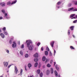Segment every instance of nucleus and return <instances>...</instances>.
Here are the masks:
<instances>
[{
	"label": "nucleus",
	"instance_id": "obj_32",
	"mask_svg": "<svg viewBox=\"0 0 77 77\" xmlns=\"http://www.w3.org/2000/svg\"><path fill=\"white\" fill-rule=\"evenodd\" d=\"M22 72H23V69H21L20 70V75H22Z\"/></svg>",
	"mask_w": 77,
	"mask_h": 77
},
{
	"label": "nucleus",
	"instance_id": "obj_51",
	"mask_svg": "<svg viewBox=\"0 0 77 77\" xmlns=\"http://www.w3.org/2000/svg\"><path fill=\"white\" fill-rule=\"evenodd\" d=\"M75 18H76V17H74L72 18V19H75Z\"/></svg>",
	"mask_w": 77,
	"mask_h": 77
},
{
	"label": "nucleus",
	"instance_id": "obj_55",
	"mask_svg": "<svg viewBox=\"0 0 77 77\" xmlns=\"http://www.w3.org/2000/svg\"><path fill=\"white\" fill-rule=\"evenodd\" d=\"M57 8H60V6H58Z\"/></svg>",
	"mask_w": 77,
	"mask_h": 77
},
{
	"label": "nucleus",
	"instance_id": "obj_24",
	"mask_svg": "<svg viewBox=\"0 0 77 77\" xmlns=\"http://www.w3.org/2000/svg\"><path fill=\"white\" fill-rule=\"evenodd\" d=\"M37 73L39 74L40 73V69H38L37 70Z\"/></svg>",
	"mask_w": 77,
	"mask_h": 77
},
{
	"label": "nucleus",
	"instance_id": "obj_20",
	"mask_svg": "<svg viewBox=\"0 0 77 77\" xmlns=\"http://www.w3.org/2000/svg\"><path fill=\"white\" fill-rule=\"evenodd\" d=\"M19 53L21 55V56L23 55V51H20Z\"/></svg>",
	"mask_w": 77,
	"mask_h": 77
},
{
	"label": "nucleus",
	"instance_id": "obj_9",
	"mask_svg": "<svg viewBox=\"0 0 77 77\" xmlns=\"http://www.w3.org/2000/svg\"><path fill=\"white\" fill-rule=\"evenodd\" d=\"M0 35L1 36L2 38H4L5 37V35L2 33H1Z\"/></svg>",
	"mask_w": 77,
	"mask_h": 77
},
{
	"label": "nucleus",
	"instance_id": "obj_41",
	"mask_svg": "<svg viewBox=\"0 0 77 77\" xmlns=\"http://www.w3.org/2000/svg\"><path fill=\"white\" fill-rule=\"evenodd\" d=\"M61 4V2H57V5H60Z\"/></svg>",
	"mask_w": 77,
	"mask_h": 77
},
{
	"label": "nucleus",
	"instance_id": "obj_38",
	"mask_svg": "<svg viewBox=\"0 0 77 77\" xmlns=\"http://www.w3.org/2000/svg\"><path fill=\"white\" fill-rule=\"evenodd\" d=\"M52 56V54L51 53V51H50L49 56Z\"/></svg>",
	"mask_w": 77,
	"mask_h": 77
},
{
	"label": "nucleus",
	"instance_id": "obj_42",
	"mask_svg": "<svg viewBox=\"0 0 77 77\" xmlns=\"http://www.w3.org/2000/svg\"><path fill=\"white\" fill-rule=\"evenodd\" d=\"M69 34H70V32H69V30H68V35H69Z\"/></svg>",
	"mask_w": 77,
	"mask_h": 77
},
{
	"label": "nucleus",
	"instance_id": "obj_21",
	"mask_svg": "<svg viewBox=\"0 0 77 77\" xmlns=\"http://www.w3.org/2000/svg\"><path fill=\"white\" fill-rule=\"evenodd\" d=\"M28 66L29 68L32 67V65L30 63H29L28 64Z\"/></svg>",
	"mask_w": 77,
	"mask_h": 77
},
{
	"label": "nucleus",
	"instance_id": "obj_34",
	"mask_svg": "<svg viewBox=\"0 0 77 77\" xmlns=\"http://www.w3.org/2000/svg\"><path fill=\"white\" fill-rule=\"evenodd\" d=\"M70 48H71V50L75 49V48H74L72 46H70Z\"/></svg>",
	"mask_w": 77,
	"mask_h": 77
},
{
	"label": "nucleus",
	"instance_id": "obj_39",
	"mask_svg": "<svg viewBox=\"0 0 77 77\" xmlns=\"http://www.w3.org/2000/svg\"><path fill=\"white\" fill-rule=\"evenodd\" d=\"M77 20H74L73 21V23H77Z\"/></svg>",
	"mask_w": 77,
	"mask_h": 77
},
{
	"label": "nucleus",
	"instance_id": "obj_40",
	"mask_svg": "<svg viewBox=\"0 0 77 77\" xmlns=\"http://www.w3.org/2000/svg\"><path fill=\"white\" fill-rule=\"evenodd\" d=\"M21 48H24V45H22L21 46Z\"/></svg>",
	"mask_w": 77,
	"mask_h": 77
},
{
	"label": "nucleus",
	"instance_id": "obj_49",
	"mask_svg": "<svg viewBox=\"0 0 77 77\" xmlns=\"http://www.w3.org/2000/svg\"><path fill=\"white\" fill-rule=\"evenodd\" d=\"M52 62H53V60H51L50 61V63H52Z\"/></svg>",
	"mask_w": 77,
	"mask_h": 77
},
{
	"label": "nucleus",
	"instance_id": "obj_44",
	"mask_svg": "<svg viewBox=\"0 0 77 77\" xmlns=\"http://www.w3.org/2000/svg\"><path fill=\"white\" fill-rule=\"evenodd\" d=\"M40 44H41V43L38 42L37 45V46H39V45H40Z\"/></svg>",
	"mask_w": 77,
	"mask_h": 77
},
{
	"label": "nucleus",
	"instance_id": "obj_8",
	"mask_svg": "<svg viewBox=\"0 0 77 77\" xmlns=\"http://www.w3.org/2000/svg\"><path fill=\"white\" fill-rule=\"evenodd\" d=\"M72 4L75 5H77V1H73L72 2Z\"/></svg>",
	"mask_w": 77,
	"mask_h": 77
},
{
	"label": "nucleus",
	"instance_id": "obj_52",
	"mask_svg": "<svg viewBox=\"0 0 77 77\" xmlns=\"http://www.w3.org/2000/svg\"><path fill=\"white\" fill-rule=\"evenodd\" d=\"M2 19H3V17H0V20H2Z\"/></svg>",
	"mask_w": 77,
	"mask_h": 77
},
{
	"label": "nucleus",
	"instance_id": "obj_4",
	"mask_svg": "<svg viewBox=\"0 0 77 77\" xmlns=\"http://www.w3.org/2000/svg\"><path fill=\"white\" fill-rule=\"evenodd\" d=\"M12 47L13 48H15L17 47V44H16V42H14L13 44L12 45Z\"/></svg>",
	"mask_w": 77,
	"mask_h": 77
},
{
	"label": "nucleus",
	"instance_id": "obj_1",
	"mask_svg": "<svg viewBox=\"0 0 77 77\" xmlns=\"http://www.w3.org/2000/svg\"><path fill=\"white\" fill-rule=\"evenodd\" d=\"M27 42H28L27 43ZM32 41L30 40H27L26 41V43H27L26 44V47H28V48L29 50L32 51L33 50V45H30V44H32Z\"/></svg>",
	"mask_w": 77,
	"mask_h": 77
},
{
	"label": "nucleus",
	"instance_id": "obj_10",
	"mask_svg": "<svg viewBox=\"0 0 77 77\" xmlns=\"http://www.w3.org/2000/svg\"><path fill=\"white\" fill-rule=\"evenodd\" d=\"M4 14V15L5 16H4V17H6V19H8V17H8V14L5 13V14Z\"/></svg>",
	"mask_w": 77,
	"mask_h": 77
},
{
	"label": "nucleus",
	"instance_id": "obj_48",
	"mask_svg": "<svg viewBox=\"0 0 77 77\" xmlns=\"http://www.w3.org/2000/svg\"><path fill=\"white\" fill-rule=\"evenodd\" d=\"M72 36L74 38H75V35H72Z\"/></svg>",
	"mask_w": 77,
	"mask_h": 77
},
{
	"label": "nucleus",
	"instance_id": "obj_60",
	"mask_svg": "<svg viewBox=\"0 0 77 77\" xmlns=\"http://www.w3.org/2000/svg\"><path fill=\"white\" fill-rule=\"evenodd\" d=\"M7 72H9V71L8 70V71H7Z\"/></svg>",
	"mask_w": 77,
	"mask_h": 77
},
{
	"label": "nucleus",
	"instance_id": "obj_29",
	"mask_svg": "<svg viewBox=\"0 0 77 77\" xmlns=\"http://www.w3.org/2000/svg\"><path fill=\"white\" fill-rule=\"evenodd\" d=\"M25 57L27 58L28 57H29V55L28 54H26L25 55Z\"/></svg>",
	"mask_w": 77,
	"mask_h": 77
},
{
	"label": "nucleus",
	"instance_id": "obj_12",
	"mask_svg": "<svg viewBox=\"0 0 77 77\" xmlns=\"http://www.w3.org/2000/svg\"><path fill=\"white\" fill-rule=\"evenodd\" d=\"M50 71H51V74H53L54 72V71H53V68H51L50 69Z\"/></svg>",
	"mask_w": 77,
	"mask_h": 77
},
{
	"label": "nucleus",
	"instance_id": "obj_31",
	"mask_svg": "<svg viewBox=\"0 0 77 77\" xmlns=\"http://www.w3.org/2000/svg\"><path fill=\"white\" fill-rule=\"evenodd\" d=\"M4 33L6 35H8V32H7V31H4Z\"/></svg>",
	"mask_w": 77,
	"mask_h": 77
},
{
	"label": "nucleus",
	"instance_id": "obj_22",
	"mask_svg": "<svg viewBox=\"0 0 77 77\" xmlns=\"http://www.w3.org/2000/svg\"><path fill=\"white\" fill-rule=\"evenodd\" d=\"M75 16V14H72L70 16V18H72V17H74Z\"/></svg>",
	"mask_w": 77,
	"mask_h": 77
},
{
	"label": "nucleus",
	"instance_id": "obj_61",
	"mask_svg": "<svg viewBox=\"0 0 77 77\" xmlns=\"http://www.w3.org/2000/svg\"><path fill=\"white\" fill-rule=\"evenodd\" d=\"M20 74H19L18 75H20Z\"/></svg>",
	"mask_w": 77,
	"mask_h": 77
},
{
	"label": "nucleus",
	"instance_id": "obj_53",
	"mask_svg": "<svg viewBox=\"0 0 77 77\" xmlns=\"http://www.w3.org/2000/svg\"><path fill=\"white\" fill-rule=\"evenodd\" d=\"M54 66H55V65H56V62H54Z\"/></svg>",
	"mask_w": 77,
	"mask_h": 77
},
{
	"label": "nucleus",
	"instance_id": "obj_63",
	"mask_svg": "<svg viewBox=\"0 0 77 77\" xmlns=\"http://www.w3.org/2000/svg\"><path fill=\"white\" fill-rule=\"evenodd\" d=\"M75 42H76V41H75Z\"/></svg>",
	"mask_w": 77,
	"mask_h": 77
},
{
	"label": "nucleus",
	"instance_id": "obj_33",
	"mask_svg": "<svg viewBox=\"0 0 77 77\" xmlns=\"http://www.w3.org/2000/svg\"><path fill=\"white\" fill-rule=\"evenodd\" d=\"M43 75V73H42V72H41L40 74V76L41 77H42V76Z\"/></svg>",
	"mask_w": 77,
	"mask_h": 77
},
{
	"label": "nucleus",
	"instance_id": "obj_62",
	"mask_svg": "<svg viewBox=\"0 0 77 77\" xmlns=\"http://www.w3.org/2000/svg\"><path fill=\"white\" fill-rule=\"evenodd\" d=\"M7 75H6V77H7Z\"/></svg>",
	"mask_w": 77,
	"mask_h": 77
},
{
	"label": "nucleus",
	"instance_id": "obj_23",
	"mask_svg": "<svg viewBox=\"0 0 77 77\" xmlns=\"http://www.w3.org/2000/svg\"><path fill=\"white\" fill-rule=\"evenodd\" d=\"M12 40H13V39L11 38V39L9 41V42L10 44H12Z\"/></svg>",
	"mask_w": 77,
	"mask_h": 77
},
{
	"label": "nucleus",
	"instance_id": "obj_46",
	"mask_svg": "<svg viewBox=\"0 0 77 77\" xmlns=\"http://www.w3.org/2000/svg\"><path fill=\"white\" fill-rule=\"evenodd\" d=\"M72 4L71 3H69V7H70V6H71Z\"/></svg>",
	"mask_w": 77,
	"mask_h": 77
},
{
	"label": "nucleus",
	"instance_id": "obj_11",
	"mask_svg": "<svg viewBox=\"0 0 77 77\" xmlns=\"http://www.w3.org/2000/svg\"><path fill=\"white\" fill-rule=\"evenodd\" d=\"M0 5L2 7H3L4 6H5V3L3 2V3H0Z\"/></svg>",
	"mask_w": 77,
	"mask_h": 77
},
{
	"label": "nucleus",
	"instance_id": "obj_57",
	"mask_svg": "<svg viewBox=\"0 0 77 77\" xmlns=\"http://www.w3.org/2000/svg\"><path fill=\"white\" fill-rule=\"evenodd\" d=\"M25 70L26 71H27V69H26V68L25 67Z\"/></svg>",
	"mask_w": 77,
	"mask_h": 77
},
{
	"label": "nucleus",
	"instance_id": "obj_36",
	"mask_svg": "<svg viewBox=\"0 0 77 77\" xmlns=\"http://www.w3.org/2000/svg\"><path fill=\"white\" fill-rule=\"evenodd\" d=\"M2 30H3V31H5V30H6V27H4L2 29Z\"/></svg>",
	"mask_w": 77,
	"mask_h": 77
},
{
	"label": "nucleus",
	"instance_id": "obj_28",
	"mask_svg": "<svg viewBox=\"0 0 77 77\" xmlns=\"http://www.w3.org/2000/svg\"><path fill=\"white\" fill-rule=\"evenodd\" d=\"M1 11L3 13V14H5V10L4 9L3 10H2Z\"/></svg>",
	"mask_w": 77,
	"mask_h": 77
},
{
	"label": "nucleus",
	"instance_id": "obj_16",
	"mask_svg": "<svg viewBox=\"0 0 77 77\" xmlns=\"http://www.w3.org/2000/svg\"><path fill=\"white\" fill-rule=\"evenodd\" d=\"M17 1L15 0L13 1L11 3V5H13V4H15L16 3H17Z\"/></svg>",
	"mask_w": 77,
	"mask_h": 77
},
{
	"label": "nucleus",
	"instance_id": "obj_7",
	"mask_svg": "<svg viewBox=\"0 0 77 77\" xmlns=\"http://www.w3.org/2000/svg\"><path fill=\"white\" fill-rule=\"evenodd\" d=\"M34 57H39V55H38V53H35L34 55Z\"/></svg>",
	"mask_w": 77,
	"mask_h": 77
},
{
	"label": "nucleus",
	"instance_id": "obj_50",
	"mask_svg": "<svg viewBox=\"0 0 77 77\" xmlns=\"http://www.w3.org/2000/svg\"><path fill=\"white\" fill-rule=\"evenodd\" d=\"M41 50L42 51H43V47H42V48H41Z\"/></svg>",
	"mask_w": 77,
	"mask_h": 77
},
{
	"label": "nucleus",
	"instance_id": "obj_26",
	"mask_svg": "<svg viewBox=\"0 0 77 77\" xmlns=\"http://www.w3.org/2000/svg\"><path fill=\"white\" fill-rule=\"evenodd\" d=\"M45 54L46 56H47V55H48V51H45Z\"/></svg>",
	"mask_w": 77,
	"mask_h": 77
},
{
	"label": "nucleus",
	"instance_id": "obj_25",
	"mask_svg": "<svg viewBox=\"0 0 77 77\" xmlns=\"http://www.w3.org/2000/svg\"><path fill=\"white\" fill-rule=\"evenodd\" d=\"M42 60L43 61H45V56L43 57L42 59Z\"/></svg>",
	"mask_w": 77,
	"mask_h": 77
},
{
	"label": "nucleus",
	"instance_id": "obj_45",
	"mask_svg": "<svg viewBox=\"0 0 77 77\" xmlns=\"http://www.w3.org/2000/svg\"><path fill=\"white\" fill-rule=\"evenodd\" d=\"M48 62V59L47 58L46 59V61H45V63H47Z\"/></svg>",
	"mask_w": 77,
	"mask_h": 77
},
{
	"label": "nucleus",
	"instance_id": "obj_3",
	"mask_svg": "<svg viewBox=\"0 0 77 77\" xmlns=\"http://www.w3.org/2000/svg\"><path fill=\"white\" fill-rule=\"evenodd\" d=\"M4 63V67H7L8 66V62H7L6 61H5L3 63Z\"/></svg>",
	"mask_w": 77,
	"mask_h": 77
},
{
	"label": "nucleus",
	"instance_id": "obj_19",
	"mask_svg": "<svg viewBox=\"0 0 77 77\" xmlns=\"http://www.w3.org/2000/svg\"><path fill=\"white\" fill-rule=\"evenodd\" d=\"M55 68L56 69H57V70H59V67H58V66L57 65V64L56 65Z\"/></svg>",
	"mask_w": 77,
	"mask_h": 77
},
{
	"label": "nucleus",
	"instance_id": "obj_5",
	"mask_svg": "<svg viewBox=\"0 0 77 77\" xmlns=\"http://www.w3.org/2000/svg\"><path fill=\"white\" fill-rule=\"evenodd\" d=\"M54 44V41H52L50 42V45L52 47H53Z\"/></svg>",
	"mask_w": 77,
	"mask_h": 77
},
{
	"label": "nucleus",
	"instance_id": "obj_47",
	"mask_svg": "<svg viewBox=\"0 0 77 77\" xmlns=\"http://www.w3.org/2000/svg\"><path fill=\"white\" fill-rule=\"evenodd\" d=\"M11 66V65H10L8 66V68H9Z\"/></svg>",
	"mask_w": 77,
	"mask_h": 77
},
{
	"label": "nucleus",
	"instance_id": "obj_30",
	"mask_svg": "<svg viewBox=\"0 0 77 77\" xmlns=\"http://www.w3.org/2000/svg\"><path fill=\"white\" fill-rule=\"evenodd\" d=\"M38 63L36 62L35 64V67H37V66H38Z\"/></svg>",
	"mask_w": 77,
	"mask_h": 77
},
{
	"label": "nucleus",
	"instance_id": "obj_13",
	"mask_svg": "<svg viewBox=\"0 0 77 77\" xmlns=\"http://www.w3.org/2000/svg\"><path fill=\"white\" fill-rule=\"evenodd\" d=\"M46 75H48V74H50V70H47L46 71Z\"/></svg>",
	"mask_w": 77,
	"mask_h": 77
},
{
	"label": "nucleus",
	"instance_id": "obj_58",
	"mask_svg": "<svg viewBox=\"0 0 77 77\" xmlns=\"http://www.w3.org/2000/svg\"><path fill=\"white\" fill-rule=\"evenodd\" d=\"M0 77H3V76H0Z\"/></svg>",
	"mask_w": 77,
	"mask_h": 77
},
{
	"label": "nucleus",
	"instance_id": "obj_6",
	"mask_svg": "<svg viewBox=\"0 0 77 77\" xmlns=\"http://www.w3.org/2000/svg\"><path fill=\"white\" fill-rule=\"evenodd\" d=\"M15 72H16V74H17V72L18 71V69H17V68L16 66H15Z\"/></svg>",
	"mask_w": 77,
	"mask_h": 77
},
{
	"label": "nucleus",
	"instance_id": "obj_14",
	"mask_svg": "<svg viewBox=\"0 0 77 77\" xmlns=\"http://www.w3.org/2000/svg\"><path fill=\"white\" fill-rule=\"evenodd\" d=\"M74 26H72L70 27V29L71 30H74Z\"/></svg>",
	"mask_w": 77,
	"mask_h": 77
},
{
	"label": "nucleus",
	"instance_id": "obj_2",
	"mask_svg": "<svg viewBox=\"0 0 77 77\" xmlns=\"http://www.w3.org/2000/svg\"><path fill=\"white\" fill-rule=\"evenodd\" d=\"M75 9V8H74V7H72V8H69L68 9V11H72L73 10V11H77V9Z\"/></svg>",
	"mask_w": 77,
	"mask_h": 77
},
{
	"label": "nucleus",
	"instance_id": "obj_56",
	"mask_svg": "<svg viewBox=\"0 0 77 77\" xmlns=\"http://www.w3.org/2000/svg\"><path fill=\"white\" fill-rule=\"evenodd\" d=\"M75 17H76V18H77V15H75Z\"/></svg>",
	"mask_w": 77,
	"mask_h": 77
},
{
	"label": "nucleus",
	"instance_id": "obj_27",
	"mask_svg": "<svg viewBox=\"0 0 77 77\" xmlns=\"http://www.w3.org/2000/svg\"><path fill=\"white\" fill-rule=\"evenodd\" d=\"M34 60L35 62H38V59L36 58H35Z\"/></svg>",
	"mask_w": 77,
	"mask_h": 77
},
{
	"label": "nucleus",
	"instance_id": "obj_43",
	"mask_svg": "<svg viewBox=\"0 0 77 77\" xmlns=\"http://www.w3.org/2000/svg\"><path fill=\"white\" fill-rule=\"evenodd\" d=\"M54 56H55V54H56V50H54Z\"/></svg>",
	"mask_w": 77,
	"mask_h": 77
},
{
	"label": "nucleus",
	"instance_id": "obj_35",
	"mask_svg": "<svg viewBox=\"0 0 77 77\" xmlns=\"http://www.w3.org/2000/svg\"><path fill=\"white\" fill-rule=\"evenodd\" d=\"M47 67H50V66H51V65H50V64H48L47 65Z\"/></svg>",
	"mask_w": 77,
	"mask_h": 77
},
{
	"label": "nucleus",
	"instance_id": "obj_15",
	"mask_svg": "<svg viewBox=\"0 0 77 77\" xmlns=\"http://www.w3.org/2000/svg\"><path fill=\"white\" fill-rule=\"evenodd\" d=\"M7 5H8V6H11L12 4V3H11V2H8L7 3Z\"/></svg>",
	"mask_w": 77,
	"mask_h": 77
},
{
	"label": "nucleus",
	"instance_id": "obj_59",
	"mask_svg": "<svg viewBox=\"0 0 77 77\" xmlns=\"http://www.w3.org/2000/svg\"><path fill=\"white\" fill-rule=\"evenodd\" d=\"M30 77H32V76H30Z\"/></svg>",
	"mask_w": 77,
	"mask_h": 77
},
{
	"label": "nucleus",
	"instance_id": "obj_18",
	"mask_svg": "<svg viewBox=\"0 0 77 77\" xmlns=\"http://www.w3.org/2000/svg\"><path fill=\"white\" fill-rule=\"evenodd\" d=\"M54 73H55V76L56 77H57L58 74H57V72H56V71L55 70L54 71Z\"/></svg>",
	"mask_w": 77,
	"mask_h": 77
},
{
	"label": "nucleus",
	"instance_id": "obj_17",
	"mask_svg": "<svg viewBox=\"0 0 77 77\" xmlns=\"http://www.w3.org/2000/svg\"><path fill=\"white\" fill-rule=\"evenodd\" d=\"M5 50L8 54H9V51L7 49H6Z\"/></svg>",
	"mask_w": 77,
	"mask_h": 77
},
{
	"label": "nucleus",
	"instance_id": "obj_37",
	"mask_svg": "<svg viewBox=\"0 0 77 77\" xmlns=\"http://www.w3.org/2000/svg\"><path fill=\"white\" fill-rule=\"evenodd\" d=\"M46 50L47 51H50V49H49V48H48V47H47L46 48Z\"/></svg>",
	"mask_w": 77,
	"mask_h": 77
},
{
	"label": "nucleus",
	"instance_id": "obj_64",
	"mask_svg": "<svg viewBox=\"0 0 77 77\" xmlns=\"http://www.w3.org/2000/svg\"><path fill=\"white\" fill-rule=\"evenodd\" d=\"M28 77H29V76Z\"/></svg>",
	"mask_w": 77,
	"mask_h": 77
},
{
	"label": "nucleus",
	"instance_id": "obj_54",
	"mask_svg": "<svg viewBox=\"0 0 77 77\" xmlns=\"http://www.w3.org/2000/svg\"><path fill=\"white\" fill-rule=\"evenodd\" d=\"M2 32V29L0 28V33Z\"/></svg>",
	"mask_w": 77,
	"mask_h": 77
}]
</instances>
